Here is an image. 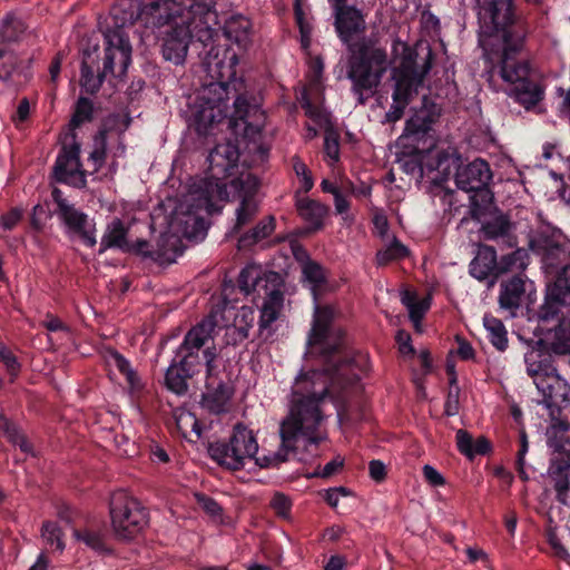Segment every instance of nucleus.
<instances>
[{
    "label": "nucleus",
    "instance_id": "f257e3e1",
    "mask_svg": "<svg viewBox=\"0 0 570 570\" xmlns=\"http://www.w3.org/2000/svg\"><path fill=\"white\" fill-rule=\"evenodd\" d=\"M214 12V0H153L141 3L137 12L114 8L115 27L124 30L139 21L145 28L158 30L161 56L175 66L186 60L190 41L200 42L206 51L204 63L210 66L214 51V29L208 22Z\"/></svg>",
    "mask_w": 570,
    "mask_h": 570
},
{
    "label": "nucleus",
    "instance_id": "f03ea898",
    "mask_svg": "<svg viewBox=\"0 0 570 570\" xmlns=\"http://www.w3.org/2000/svg\"><path fill=\"white\" fill-rule=\"evenodd\" d=\"M479 16L492 26L493 36L501 39V78L512 85L511 94L525 108L534 107L543 98L541 87L530 79L531 68L527 60H519L525 38L523 20L515 13L513 0H475Z\"/></svg>",
    "mask_w": 570,
    "mask_h": 570
},
{
    "label": "nucleus",
    "instance_id": "7ed1b4c3",
    "mask_svg": "<svg viewBox=\"0 0 570 570\" xmlns=\"http://www.w3.org/2000/svg\"><path fill=\"white\" fill-rule=\"evenodd\" d=\"M439 106L423 97L420 108L413 109L399 137L402 147L401 167L404 173L423 177L428 173L429 156L438 144L433 125L439 120Z\"/></svg>",
    "mask_w": 570,
    "mask_h": 570
},
{
    "label": "nucleus",
    "instance_id": "20e7f679",
    "mask_svg": "<svg viewBox=\"0 0 570 570\" xmlns=\"http://www.w3.org/2000/svg\"><path fill=\"white\" fill-rule=\"evenodd\" d=\"M95 118V106L90 98L79 96L68 124L69 131L52 167V178L59 184L70 185L78 189L87 187L88 171L82 168L80 159L81 145L77 141L76 129Z\"/></svg>",
    "mask_w": 570,
    "mask_h": 570
},
{
    "label": "nucleus",
    "instance_id": "39448f33",
    "mask_svg": "<svg viewBox=\"0 0 570 570\" xmlns=\"http://www.w3.org/2000/svg\"><path fill=\"white\" fill-rule=\"evenodd\" d=\"M214 334V305H209L205 318L193 326L185 335L181 344L176 351L177 362L189 371L193 376L205 365L207 372L206 392L200 393L199 406L202 410L214 413V391L210 390V377L214 371V353L212 347L204 348L206 342Z\"/></svg>",
    "mask_w": 570,
    "mask_h": 570
},
{
    "label": "nucleus",
    "instance_id": "423d86ee",
    "mask_svg": "<svg viewBox=\"0 0 570 570\" xmlns=\"http://www.w3.org/2000/svg\"><path fill=\"white\" fill-rule=\"evenodd\" d=\"M105 57L104 68L98 70L95 76V63L98 57V47L94 48V52L83 51L81 61L80 85L85 92L95 95L99 91L105 77L110 73L115 77H121L126 73L131 62V45L128 36L121 29H108L105 33Z\"/></svg>",
    "mask_w": 570,
    "mask_h": 570
},
{
    "label": "nucleus",
    "instance_id": "0eeeda50",
    "mask_svg": "<svg viewBox=\"0 0 570 570\" xmlns=\"http://www.w3.org/2000/svg\"><path fill=\"white\" fill-rule=\"evenodd\" d=\"M551 277L535 318L541 331H549L551 324L557 327L560 338L554 343V348L564 352L570 347V264Z\"/></svg>",
    "mask_w": 570,
    "mask_h": 570
},
{
    "label": "nucleus",
    "instance_id": "6e6552de",
    "mask_svg": "<svg viewBox=\"0 0 570 570\" xmlns=\"http://www.w3.org/2000/svg\"><path fill=\"white\" fill-rule=\"evenodd\" d=\"M322 421L321 411L316 410L314 402L306 405L299 403L297 407L291 406L289 415L282 422L281 451L273 456L263 455L256 458V463L262 468H271L279 462L286 461L289 453H296L299 443L317 445L320 439L314 435Z\"/></svg>",
    "mask_w": 570,
    "mask_h": 570
},
{
    "label": "nucleus",
    "instance_id": "1a4fd4ad",
    "mask_svg": "<svg viewBox=\"0 0 570 570\" xmlns=\"http://www.w3.org/2000/svg\"><path fill=\"white\" fill-rule=\"evenodd\" d=\"M169 248L164 244L157 247L146 239H128V228L120 218H114L108 225L101 237L98 254H104L107 249L117 248L122 253L139 257L142 262H153L158 265H170L184 250L178 244V238L170 237L166 240Z\"/></svg>",
    "mask_w": 570,
    "mask_h": 570
},
{
    "label": "nucleus",
    "instance_id": "9d476101",
    "mask_svg": "<svg viewBox=\"0 0 570 570\" xmlns=\"http://www.w3.org/2000/svg\"><path fill=\"white\" fill-rule=\"evenodd\" d=\"M237 285L244 295L255 292L264 296L259 317L261 327L266 328L278 318L284 303L285 286L281 273L266 271L261 265L250 264L240 271Z\"/></svg>",
    "mask_w": 570,
    "mask_h": 570
},
{
    "label": "nucleus",
    "instance_id": "9b49d317",
    "mask_svg": "<svg viewBox=\"0 0 570 570\" xmlns=\"http://www.w3.org/2000/svg\"><path fill=\"white\" fill-rule=\"evenodd\" d=\"M180 223L189 239H203L209 228L206 217L214 215V175L193 178L185 205H180Z\"/></svg>",
    "mask_w": 570,
    "mask_h": 570
},
{
    "label": "nucleus",
    "instance_id": "f8f14e48",
    "mask_svg": "<svg viewBox=\"0 0 570 570\" xmlns=\"http://www.w3.org/2000/svg\"><path fill=\"white\" fill-rule=\"evenodd\" d=\"M235 170H237L235 168ZM230 176H226L223 168L216 169V199L225 202L239 200L236 208V220L232 234H238L240 229L255 217L257 205L254 197L258 190L259 183L250 173H242L234 176V169L229 170Z\"/></svg>",
    "mask_w": 570,
    "mask_h": 570
},
{
    "label": "nucleus",
    "instance_id": "ddd939ff",
    "mask_svg": "<svg viewBox=\"0 0 570 570\" xmlns=\"http://www.w3.org/2000/svg\"><path fill=\"white\" fill-rule=\"evenodd\" d=\"M386 52L381 48L361 46L348 61L347 78L358 105L364 106L374 95L386 70Z\"/></svg>",
    "mask_w": 570,
    "mask_h": 570
},
{
    "label": "nucleus",
    "instance_id": "4468645a",
    "mask_svg": "<svg viewBox=\"0 0 570 570\" xmlns=\"http://www.w3.org/2000/svg\"><path fill=\"white\" fill-rule=\"evenodd\" d=\"M333 321V309L330 306H317L314 313L312 328L307 338V354L317 355L333 373H340L345 364L357 363L354 356L343 350L341 338L330 342V327Z\"/></svg>",
    "mask_w": 570,
    "mask_h": 570
},
{
    "label": "nucleus",
    "instance_id": "2eb2a0df",
    "mask_svg": "<svg viewBox=\"0 0 570 570\" xmlns=\"http://www.w3.org/2000/svg\"><path fill=\"white\" fill-rule=\"evenodd\" d=\"M109 513L115 535L119 540H132L147 527V509L136 498L119 490L111 494Z\"/></svg>",
    "mask_w": 570,
    "mask_h": 570
},
{
    "label": "nucleus",
    "instance_id": "dca6fc26",
    "mask_svg": "<svg viewBox=\"0 0 570 570\" xmlns=\"http://www.w3.org/2000/svg\"><path fill=\"white\" fill-rule=\"evenodd\" d=\"M234 286L224 284L222 299L216 304V328L226 330V344L236 345L248 337V331L254 321L252 307L238 306V298L230 297Z\"/></svg>",
    "mask_w": 570,
    "mask_h": 570
},
{
    "label": "nucleus",
    "instance_id": "f3484780",
    "mask_svg": "<svg viewBox=\"0 0 570 570\" xmlns=\"http://www.w3.org/2000/svg\"><path fill=\"white\" fill-rule=\"evenodd\" d=\"M233 106L234 111L227 119V128L230 129L233 137H224L223 142L216 138V169L223 168L226 176L232 175L229 170L238 169L240 156L238 137H246L250 126L247 121L249 111L247 99L237 94Z\"/></svg>",
    "mask_w": 570,
    "mask_h": 570
},
{
    "label": "nucleus",
    "instance_id": "a211bd4d",
    "mask_svg": "<svg viewBox=\"0 0 570 570\" xmlns=\"http://www.w3.org/2000/svg\"><path fill=\"white\" fill-rule=\"evenodd\" d=\"M529 248L539 259L546 275L552 276L570 265V242L559 230L537 232L529 238Z\"/></svg>",
    "mask_w": 570,
    "mask_h": 570
},
{
    "label": "nucleus",
    "instance_id": "6ab92c4d",
    "mask_svg": "<svg viewBox=\"0 0 570 570\" xmlns=\"http://www.w3.org/2000/svg\"><path fill=\"white\" fill-rule=\"evenodd\" d=\"M257 452L258 443L253 431L238 422L234 425L227 443L216 442V465L237 471L245 466L247 460H256Z\"/></svg>",
    "mask_w": 570,
    "mask_h": 570
},
{
    "label": "nucleus",
    "instance_id": "aec40b11",
    "mask_svg": "<svg viewBox=\"0 0 570 570\" xmlns=\"http://www.w3.org/2000/svg\"><path fill=\"white\" fill-rule=\"evenodd\" d=\"M323 370H309L301 372L295 380L292 389V406L297 407L299 403L306 405L308 402H314L316 410L321 411V403L328 394L327 377H343L354 367H358L357 363L345 364L340 373H333L326 368V365L321 360Z\"/></svg>",
    "mask_w": 570,
    "mask_h": 570
},
{
    "label": "nucleus",
    "instance_id": "412c9836",
    "mask_svg": "<svg viewBox=\"0 0 570 570\" xmlns=\"http://www.w3.org/2000/svg\"><path fill=\"white\" fill-rule=\"evenodd\" d=\"M535 333L543 337L533 341L531 350L524 355L527 374L534 384L538 382L537 379H544L554 371L552 354L564 355L570 353V347L564 352L556 351L554 343L558 342L560 335L557 336V327L554 325L551 324L549 331H541L538 325Z\"/></svg>",
    "mask_w": 570,
    "mask_h": 570
},
{
    "label": "nucleus",
    "instance_id": "4be33fe9",
    "mask_svg": "<svg viewBox=\"0 0 570 570\" xmlns=\"http://www.w3.org/2000/svg\"><path fill=\"white\" fill-rule=\"evenodd\" d=\"M63 227L65 235L73 240L79 239L85 246L92 248L97 244L96 223L88 214L75 205L57 215Z\"/></svg>",
    "mask_w": 570,
    "mask_h": 570
},
{
    "label": "nucleus",
    "instance_id": "5701e85b",
    "mask_svg": "<svg viewBox=\"0 0 570 570\" xmlns=\"http://www.w3.org/2000/svg\"><path fill=\"white\" fill-rule=\"evenodd\" d=\"M335 17V30L344 43L365 30V19L360 9L347 4V0H328Z\"/></svg>",
    "mask_w": 570,
    "mask_h": 570
},
{
    "label": "nucleus",
    "instance_id": "b1692460",
    "mask_svg": "<svg viewBox=\"0 0 570 570\" xmlns=\"http://www.w3.org/2000/svg\"><path fill=\"white\" fill-rule=\"evenodd\" d=\"M214 82L206 83L203 92H199L190 104V127L199 138L207 139L214 129V99L209 96Z\"/></svg>",
    "mask_w": 570,
    "mask_h": 570
},
{
    "label": "nucleus",
    "instance_id": "393cba45",
    "mask_svg": "<svg viewBox=\"0 0 570 570\" xmlns=\"http://www.w3.org/2000/svg\"><path fill=\"white\" fill-rule=\"evenodd\" d=\"M537 380L534 385L542 395L544 405L550 410V415L560 414L561 409L570 403V386L567 381L557 373L556 368L547 377Z\"/></svg>",
    "mask_w": 570,
    "mask_h": 570
},
{
    "label": "nucleus",
    "instance_id": "a878e982",
    "mask_svg": "<svg viewBox=\"0 0 570 570\" xmlns=\"http://www.w3.org/2000/svg\"><path fill=\"white\" fill-rule=\"evenodd\" d=\"M392 53L394 57H400V66L393 72L413 76L422 73L425 77L432 68L433 53L431 49H428L422 63H420L417 51L401 39H395L392 43Z\"/></svg>",
    "mask_w": 570,
    "mask_h": 570
},
{
    "label": "nucleus",
    "instance_id": "bb28decb",
    "mask_svg": "<svg viewBox=\"0 0 570 570\" xmlns=\"http://www.w3.org/2000/svg\"><path fill=\"white\" fill-rule=\"evenodd\" d=\"M493 174L488 161L476 158L459 166L455 173L456 187L464 191H473L490 186Z\"/></svg>",
    "mask_w": 570,
    "mask_h": 570
},
{
    "label": "nucleus",
    "instance_id": "cd10ccee",
    "mask_svg": "<svg viewBox=\"0 0 570 570\" xmlns=\"http://www.w3.org/2000/svg\"><path fill=\"white\" fill-rule=\"evenodd\" d=\"M470 275L480 281L490 279L489 285H493L499 277L498 255L493 246L481 245L475 257L469 265Z\"/></svg>",
    "mask_w": 570,
    "mask_h": 570
},
{
    "label": "nucleus",
    "instance_id": "c85d7f7f",
    "mask_svg": "<svg viewBox=\"0 0 570 570\" xmlns=\"http://www.w3.org/2000/svg\"><path fill=\"white\" fill-rule=\"evenodd\" d=\"M219 31L225 40L236 45L239 51H245L252 42V23L242 14H233L225 19L223 27L216 29V41Z\"/></svg>",
    "mask_w": 570,
    "mask_h": 570
},
{
    "label": "nucleus",
    "instance_id": "c756f323",
    "mask_svg": "<svg viewBox=\"0 0 570 570\" xmlns=\"http://www.w3.org/2000/svg\"><path fill=\"white\" fill-rule=\"evenodd\" d=\"M238 65V53L233 48H226L224 58L216 62V86L226 95L229 88L235 92L243 86L240 78H237L236 66Z\"/></svg>",
    "mask_w": 570,
    "mask_h": 570
},
{
    "label": "nucleus",
    "instance_id": "7c9ffc66",
    "mask_svg": "<svg viewBox=\"0 0 570 570\" xmlns=\"http://www.w3.org/2000/svg\"><path fill=\"white\" fill-rule=\"evenodd\" d=\"M461 156L453 149H438L434 148L429 156L428 174L438 171L439 177L434 178L435 184L446 181L452 174V170L458 171L461 166Z\"/></svg>",
    "mask_w": 570,
    "mask_h": 570
},
{
    "label": "nucleus",
    "instance_id": "2f4dec72",
    "mask_svg": "<svg viewBox=\"0 0 570 570\" xmlns=\"http://www.w3.org/2000/svg\"><path fill=\"white\" fill-rule=\"evenodd\" d=\"M296 209L298 215L308 223L305 234H312L323 228L324 217L327 215L328 207L317 200L299 197L298 191L295 193Z\"/></svg>",
    "mask_w": 570,
    "mask_h": 570
},
{
    "label": "nucleus",
    "instance_id": "473e14b6",
    "mask_svg": "<svg viewBox=\"0 0 570 570\" xmlns=\"http://www.w3.org/2000/svg\"><path fill=\"white\" fill-rule=\"evenodd\" d=\"M548 474L553 483L556 500L568 504V493L570 491V460L566 458H554L550 461Z\"/></svg>",
    "mask_w": 570,
    "mask_h": 570
},
{
    "label": "nucleus",
    "instance_id": "72a5a7b5",
    "mask_svg": "<svg viewBox=\"0 0 570 570\" xmlns=\"http://www.w3.org/2000/svg\"><path fill=\"white\" fill-rule=\"evenodd\" d=\"M525 293V281L520 275H514L500 285L499 304L504 309H517L520 307Z\"/></svg>",
    "mask_w": 570,
    "mask_h": 570
},
{
    "label": "nucleus",
    "instance_id": "f704fd0d",
    "mask_svg": "<svg viewBox=\"0 0 570 570\" xmlns=\"http://www.w3.org/2000/svg\"><path fill=\"white\" fill-rule=\"evenodd\" d=\"M424 78L422 73L420 76H413L393 72L395 83L392 100L394 102L402 101L410 105L412 99L416 96L419 87L423 83Z\"/></svg>",
    "mask_w": 570,
    "mask_h": 570
},
{
    "label": "nucleus",
    "instance_id": "c9c22d12",
    "mask_svg": "<svg viewBox=\"0 0 570 570\" xmlns=\"http://www.w3.org/2000/svg\"><path fill=\"white\" fill-rule=\"evenodd\" d=\"M20 60L18 55L8 45H0V81L8 83L14 73L29 80L32 77L30 67L19 69Z\"/></svg>",
    "mask_w": 570,
    "mask_h": 570
},
{
    "label": "nucleus",
    "instance_id": "e433bc0d",
    "mask_svg": "<svg viewBox=\"0 0 570 570\" xmlns=\"http://www.w3.org/2000/svg\"><path fill=\"white\" fill-rule=\"evenodd\" d=\"M470 209L469 215L475 222L491 214L494 206V195L490 186L470 191Z\"/></svg>",
    "mask_w": 570,
    "mask_h": 570
},
{
    "label": "nucleus",
    "instance_id": "4c0bfd02",
    "mask_svg": "<svg viewBox=\"0 0 570 570\" xmlns=\"http://www.w3.org/2000/svg\"><path fill=\"white\" fill-rule=\"evenodd\" d=\"M275 217L269 215L259 220L252 229L242 234L238 239L239 249H249L275 230Z\"/></svg>",
    "mask_w": 570,
    "mask_h": 570
},
{
    "label": "nucleus",
    "instance_id": "58836bf2",
    "mask_svg": "<svg viewBox=\"0 0 570 570\" xmlns=\"http://www.w3.org/2000/svg\"><path fill=\"white\" fill-rule=\"evenodd\" d=\"M73 537L82 541L87 547L98 552H109L107 544L108 531L105 527H87L85 529H73Z\"/></svg>",
    "mask_w": 570,
    "mask_h": 570
},
{
    "label": "nucleus",
    "instance_id": "ea45409f",
    "mask_svg": "<svg viewBox=\"0 0 570 570\" xmlns=\"http://www.w3.org/2000/svg\"><path fill=\"white\" fill-rule=\"evenodd\" d=\"M185 370L186 368L178 364L177 358H174L165 374L166 387L177 395H183L187 392V381L193 377V374Z\"/></svg>",
    "mask_w": 570,
    "mask_h": 570
},
{
    "label": "nucleus",
    "instance_id": "a19ab883",
    "mask_svg": "<svg viewBox=\"0 0 570 570\" xmlns=\"http://www.w3.org/2000/svg\"><path fill=\"white\" fill-rule=\"evenodd\" d=\"M0 432L11 444L19 446L20 451L24 454H33L32 444L28 441L27 436L21 432L19 426L8 419L3 413H0Z\"/></svg>",
    "mask_w": 570,
    "mask_h": 570
},
{
    "label": "nucleus",
    "instance_id": "79ce46f5",
    "mask_svg": "<svg viewBox=\"0 0 570 570\" xmlns=\"http://www.w3.org/2000/svg\"><path fill=\"white\" fill-rule=\"evenodd\" d=\"M513 224L509 216L501 213L494 216L492 219L482 223L480 232L482 233L484 239L495 240L500 237L509 236Z\"/></svg>",
    "mask_w": 570,
    "mask_h": 570
},
{
    "label": "nucleus",
    "instance_id": "37998d69",
    "mask_svg": "<svg viewBox=\"0 0 570 570\" xmlns=\"http://www.w3.org/2000/svg\"><path fill=\"white\" fill-rule=\"evenodd\" d=\"M131 121V117L128 114H110L101 121V125L95 136L106 141L109 134L115 132L118 136H121L130 127Z\"/></svg>",
    "mask_w": 570,
    "mask_h": 570
},
{
    "label": "nucleus",
    "instance_id": "c03bdc74",
    "mask_svg": "<svg viewBox=\"0 0 570 570\" xmlns=\"http://www.w3.org/2000/svg\"><path fill=\"white\" fill-rule=\"evenodd\" d=\"M27 24L24 21L13 12H9L4 16L0 27V36L3 43L17 42L21 36L26 32Z\"/></svg>",
    "mask_w": 570,
    "mask_h": 570
},
{
    "label": "nucleus",
    "instance_id": "a18cd8bd",
    "mask_svg": "<svg viewBox=\"0 0 570 570\" xmlns=\"http://www.w3.org/2000/svg\"><path fill=\"white\" fill-rule=\"evenodd\" d=\"M483 323L491 344L498 351L504 352L508 348V331L503 322L494 316L485 315Z\"/></svg>",
    "mask_w": 570,
    "mask_h": 570
},
{
    "label": "nucleus",
    "instance_id": "49530a36",
    "mask_svg": "<svg viewBox=\"0 0 570 570\" xmlns=\"http://www.w3.org/2000/svg\"><path fill=\"white\" fill-rule=\"evenodd\" d=\"M529 263V252L525 248H517L498 261L499 276L508 272L524 271Z\"/></svg>",
    "mask_w": 570,
    "mask_h": 570
},
{
    "label": "nucleus",
    "instance_id": "de8ad7c7",
    "mask_svg": "<svg viewBox=\"0 0 570 570\" xmlns=\"http://www.w3.org/2000/svg\"><path fill=\"white\" fill-rule=\"evenodd\" d=\"M409 254V248L394 237L386 248L376 253V262L379 265H387L393 261H400L407 257Z\"/></svg>",
    "mask_w": 570,
    "mask_h": 570
},
{
    "label": "nucleus",
    "instance_id": "09e8293b",
    "mask_svg": "<svg viewBox=\"0 0 570 570\" xmlns=\"http://www.w3.org/2000/svg\"><path fill=\"white\" fill-rule=\"evenodd\" d=\"M41 535L51 549H55L60 552L63 551V532L57 522L49 520L45 521L41 527Z\"/></svg>",
    "mask_w": 570,
    "mask_h": 570
},
{
    "label": "nucleus",
    "instance_id": "8fccbe9b",
    "mask_svg": "<svg viewBox=\"0 0 570 570\" xmlns=\"http://www.w3.org/2000/svg\"><path fill=\"white\" fill-rule=\"evenodd\" d=\"M302 274L305 281L314 287L322 286L326 282L323 266L315 261H307L302 266Z\"/></svg>",
    "mask_w": 570,
    "mask_h": 570
},
{
    "label": "nucleus",
    "instance_id": "3c124183",
    "mask_svg": "<svg viewBox=\"0 0 570 570\" xmlns=\"http://www.w3.org/2000/svg\"><path fill=\"white\" fill-rule=\"evenodd\" d=\"M292 163L293 170L301 180V188L297 190L298 195L301 193H308L314 186V179L311 170L306 164L297 156L293 157Z\"/></svg>",
    "mask_w": 570,
    "mask_h": 570
},
{
    "label": "nucleus",
    "instance_id": "603ef678",
    "mask_svg": "<svg viewBox=\"0 0 570 570\" xmlns=\"http://www.w3.org/2000/svg\"><path fill=\"white\" fill-rule=\"evenodd\" d=\"M107 158V141L94 136V150L89 155V160L94 164L92 173L98 171Z\"/></svg>",
    "mask_w": 570,
    "mask_h": 570
},
{
    "label": "nucleus",
    "instance_id": "864d4df0",
    "mask_svg": "<svg viewBox=\"0 0 570 570\" xmlns=\"http://www.w3.org/2000/svg\"><path fill=\"white\" fill-rule=\"evenodd\" d=\"M0 361L3 363L7 373L10 376V381L14 382L19 376L21 371V363L18 357L12 353L10 348L7 350L0 355Z\"/></svg>",
    "mask_w": 570,
    "mask_h": 570
},
{
    "label": "nucleus",
    "instance_id": "5fc2aeb1",
    "mask_svg": "<svg viewBox=\"0 0 570 570\" xmlns=\"http://www.w3.org/2000/svg\"><path fill=\"white\" fill-rule=\"evenodd\" d=\"M324 151L334 161L340 159V135L335 130H326L324 137Z\"/></svg>",
    "mask_w": 570,
    "mask_h": 570
},
{
    "label": "nucleus",
    "instance_id": "6e6d98bb",
    "mask_svg": "<svg viewBox=\"0 0 570 570\" xmlns=\"http://www.w3.org/2000/svg\"><path fill=\"white\" fill-rule=\"evenodd\" d=\"M271 508L278 517L287 518L291 512L292 502L284 493L276 492L271 500Z\"/></svg>",
    "mask_w": 570,
    "mask_h": 570
},
{
    "label": "nucleus",
    "instance_id": "4d7b16f0",
    "mask_svg": "<svg viewBox=\"0 0 570 570\" xmlns=\"http://www.w3.org/2000/svg\"><path fill=\"white\" fill-rule=\"evenodd\" d=\"M22 217V209L13 207L0 216V227L4 230H12L21 222Z\"/></svg>",
    "mask_w": 570,
    "mask_h": 570
},
{
    "label": "nucleus",
    "instance_id": "13d9d810",
    "mask_svg": "<svg viewBox=\"0 0 570 570\" xmlns=\"http://www.w3.org/2000/svg\"><path fill=\"white\" fill-rule=\"evenodd\" d=\"M234 389L227 384L219 383L216 386V414L226 412L225 403L232 399Z\"/></svg>",
    "mask_w": 570,
    "mask_h": 570
},
{
    "label": "nucleus",
    "instance_id": "bf43d9fd",
    "mask_svg": "<svg viewBox=\"0 0 570 570\" xmlns=\"http://www.w3.org/2000/svg\"><path fill=\"white\" fill-rule=\"evenodd\" d=\"M455 439L456 446L460 453H462L466 458L472 459V449L474 442L472 435L468 431L461 429L456 432Z\"/></svg>",
    "mask_w": 570,
    "mask_h": 570
},
{
    "label": "nucleus",
    "instance_id": "052dcab7",
    "mask_svg": "<svg viewBox=\"0 0 570 570\" xmlns=\"http://www.w3.org/2000/svg\"><path fill=\"white\" fill-rule=\"evenodd\" d=\"M49 217V213L47 208L41 205L37 204L32 208V213L30 216V227L36 232H41L45 227V219Z\"/></svg>",
    "mask_w": 570,
    "mask_h": 570
},
{
    "label": "nucleus",
    "instance_id": "680f3d73",
    "mask_svg": "<svg viewBox=\"0 0 570 570\" xmlns=\"http://www.w3.org/2000/svg\"><path fill=\"white\" fill-rule=\"evenodd\" d=\"M295 19L301 33V45L306 49L311 45L312 28L304 21L303 12L299 8L295 9Z\"/></svg>",
    "mask_w": 570,
    "mask_h": 570
},
{
    "label": "nucleus",
    "instance_id": "e2e57ef3",
    "mask_svg": "<svg viewBox=\"0 0 570 570\" xmlns=\"http://www.w3.org/2000/svg\"><path fill=\"white\" fill-rule=\"evenodd\" d=\"M460 387L449 389L446 400L444 403V414L446 416H454L459 413L460 410Z\"/></svg>",
    "mask_w": 570,
    "mask_h": 570
},
{
    "label": "nucleus",
    "instance_id": "0e129e2a",
    "mask_svg": "<svg viewBox=\"0 0 570 570\" xmlns=\"http://www.w3.org/2000/svg\"><path fill=\"white\" fill-rule=\"evenodd\" d=\"M344 460L340 456L327 462L321 471H315L312 476H318L323 479L331 478L342 470Z\"/></svg>",
    "mask_w": 570,
    "mask_h": 570
},
{
    "label": "nucleus",
    "instance_id": "69168bd1",
    "mask_svg": "<svg viewBox=\"0 0 570 570\" xmlns=\"http://www.w3.org/2000/svg\"><path fill=\"white\" fill-rule=\"evenodd\" d=\"M395 341L399 344V350L402 354L413 355L415 353V350L411 343V335L409 332L400 330L396 333Z\"/></svg>",
    "mask_w": 570,
    "mask_h": 570
},
{
    "label": "nucleus",
    "instance_id": "338daca9",
    "mask_svg": "<svg viewBox=\"0 0 570 570\" xmlns=\"http://www.w3.org/2000/svg\"><path fill=\"white\" fill-rule=\"evenodd\" d=\"M423 475L426 482L432 487H443L445 484V479L443 475L429 464L423 466Z\"/></svg>",
    "mask_w": 570,
    "mask_h": 570
},
{
    "label": "nucleus",
    "instance_id": "774afa93",
    "mask_svg": "<svg viewBox=\"0 0 570 570\" xmlns=\"http://www.w3.org/2000/svg\"><path fill=\"white\" fill-rule=\"evenodd\" d=\"M407 106H409L407 104H404L402 101H397V102L393 101L389 111L385 114V122L394 124V122L399 121L403 117L404 111Z\"/></svg>",
    "mask_w": 570,
    "mask_h": 570
}]
</instances>
